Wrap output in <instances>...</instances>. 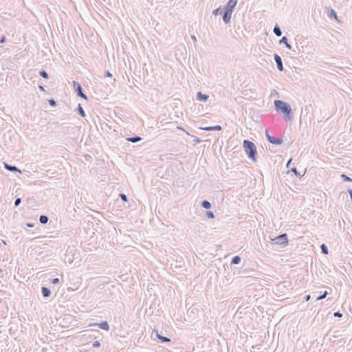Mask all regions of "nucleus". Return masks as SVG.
Here are the masks:
<instances>
[{
  "instance_id": "nucleus-23",
  "label": "nucleus",
  "mask_w": 352,
  "mask_h": 352,
  "mask_svg": "<svg viewBox=\"0 0 352 352\" xmlns=\"http://www.w3.org/2000/svg\"><path fill=\"white\" fill-rule=\"evenodd\" d=\"M320 248H321V252L324 254H328V248L327 246L325 245V244H322L320 245Z\"/></svg>"
},
{
  "instance_id": "nucleus-4",
  "label": "nucleus",
  "mask_w": 352,
  "mask_h": 352,
  "mask_svg": "<svg viewBox=\"0 0 352 352\" xmlns=\"http://www.w3.org/2000/svg\"><path fill=\"white\" fill-rule=\"evenodd\" d=\"M269 239L270 241H274V243L276 245H286L288 243L287 234L286 233L281 234L274 238L270 236Z\"/></svg>"
},
{
  "instance_id": "nucleus-38",
  "label": "nucleus",
  "mask_w": 352,
  "mask_h": 352,
  "mask_svg": "<svg viewBox=\"0 0 352 352\" xmlns=\"http://www.w3.org/2000/svg\"><path fill=\"white\" fill-rule=\"evenodd\" d=\"M310 298H311L310 295H307V296H305V299L306 301H308V300H309Z\"/></svg>"
},
{
  "instance_id": "nucleus-20",
  "label": "nucleus",
  "mask_w": 352,
  "mask_h": 352,
  "mask_svg": "<svg viewBox=\"0 0 352 352\" xmlns=\"http://www.w3.org/2000/svg\"><path fill=\"white\" fill-rule=\"evenodd\" d=\"M328 16L329 18H335L337 20V14L333 9H331L328 11Z\"/></svg>"
},
{
  "instance_id": "nucleus-30",
  "label": "nucleus",
  "mask_w": 352,
  "mask_h": 352,
  "mask_svg": "<svg viewBox=\"0 0 352 352\" xmlns=\"http://www.w3.org/2000/svg\"><path fill=\"white\" fill-rule=\"evenodd\" d=\"M49 104L52 107H56V102L54 99L49 100Z\"/></svg>"
},
{
  "instance_id": "nucleus-14",
  "label": "nucleus",
  "mask_w": 352,
  "mask_h": 352,
  "mask_svg": "<svg viewBox=\"0 0 352 352\" xmlns=\"http://www.w3.org/2000/svg\"><path fill=\"white\" fill-rule=\"evenodd\" d=\"M126 140L127 142H133V143H136V142L142 140V138L140 136L135 135V136H133V137L126 138Z\"/></svg>"
},
{
  "instance_id": "nucleus-28",
  "label": "nucleus",
  "mask_w": 352,
  "mask_h": 352,
  "mask_svg": "<svg viewBox=\"0 0 352 352\" xmlns=\"http://www.w3.org/2000/svg\"><path fill=\"white\" fill-rule=\"evenodd\" d=\"M327 295H328V292L327 291H324V292L322 294H321L320 296L317 297L316 300H322V299L324 298Z\"/></svg>"
},
{
  "instance_id": "nucleus-25",
  "label": "nucleus",
  "mask_w": 352,
  "mask_h": 352,
  "mask_svg": "<svg viewBox=\"0 0 352 352\" xmlns=\"http://www.w3.org/2000/svg\"><path fill=\"white\" fill-rule=\"evenodd\" d=\"M39 74L43 78L47 79L49 78V75H48L47 72L46 71H45V70L40 71L39 72Z\"/></svg>"
},
{
  "instance_id": "nucleus-33",
  "label": "nucleus",
  "mask_w": 352,
  "mask_h": 352,
  "mask_svg": "<svg viewBox=\"0 0 352 352\" xmlns=\"http://www.w3.org/2000/svg\"><path fill=\"white\" fill-rule=\"evenodd\" d=\"M333 316H334V317H336V318H341V317H342V314L340 313V311H336L333 314Z\"/></svg>"
},
{
  "instance_id": "nucleus-40",
  "label": "nucleus",
  "mask_w": 352,
  "mask_h": 352,
  "mask_svg": "<svg viewBox=\"0 0 352 352\" xmlns=\"http://www.w3.org/2000/svg\"><path fill=\"white\" fill-rule=\"evenodd\" d=\"M38 87H39L40 90H41V91H44L45 90L44 87L43 86H41V85H39Z\"/></svg>"
},
{
  "instance_id": "nucleus-29",
  "label": "nucleus",
  "mask_w": 352,
  "mask_h": 352,
  "mask_svg": "<svg viewBox=\"0 0 352 352\" xmlns=\"http://www.w3.org/2000/svg\"><path fill=\"white\" fill-rule=\"evenodd\" d=\"M93 347L98 348L100 346V342L99 341H94L92 344Z\"/></svg>"
},
{
  "instance_id": "nucleus-3",
  "label": "nucleus",
  "mask_w": 352,
  "mask_h": 352,
  "mask_svg": "<svg viewBox=\"0 0 352 352\" xmlns=\"http://www.w3.org/2000/svg\"><path fill=\"white\" fill-rule=\"evenodd\" d=\"M243 146L248 158L255 162L257 155V150L255 144L248 140H243Z\"/></svg>"
},
{
  "instance_id": "nucleus-11",
  "label": "nucleus",
  "mask_w": 352,
  "mask_h": 352,
  "mask_svg": "<svg viewBox=\"0 0 352 352\" xmlns=\"http://www.w3.org/2000/svg\"><path fill=\"white\" fill-rule=\"evenodd\" d=\"M201 129L207 131H220L221 130V126L220 125H215V126H210L206 127H203Z\"/></svg>"
},
{
  "instance_id": "nucleus-24",
  "label": "nucleus",
  "mask_w": 352,
  "mask_h": 352,
  "mask_svg": "<svg viewBox=\"0 0 352 352\" xmlns=\"http://www.w3.org/2000/svg\"><path fill=\"white\" fill-rule=\"evenodd\" d=\"M222 10H221V7H219L218 8L215 9L213 10L212 12V14L214 15V16H217L219 14H222Z\"/></svg>"
},
{
  "instance_id": "nucleus-15",
  "label": "nucleus",
  "mask_w": 352,
  "mask_h": 352,
  "mask_svg": "<svg viewBox=\"0 0 352 352\" xmlns=\"http://www.w3.org/2000/svg\"><path fill=\"white\" fill-rule=\"evenodd\" d=\"M156 336L157 337V338L160 340V342H162V343H164V342H170V338H167L166 336H161L160 334H159L157 331H156Z\"/></svg>"
},
{
  "instance_id": "nucleus-16",
  "label": "nucleus",
  "mask_w": 352,
  "mask_h": 352,
  "mask_svg": "<svg viewBox=\"0 0 352 352\" xmlns=\"http://www.w3.org/2000/svg\"><path fill=\"white\" fill-rule=\"evenodd\" d=\"M273 31L275 35L277 36H280L282 35L280 28L277 24L275 25Z\"/></svg>"
},
{
  "instance_id": "nucleus-21",
  "label": "nucleus",
  "mask_w": 352,
  "mask_h": 352,
  "mask_svg": "<svg viewBox=\"0 0 352 352\" xmlns=\"http://www.w3.org/2000/svg\"><path fill=\"white\" fill-rule=\"evenodd\" d=\"M201 207L205 209H210L211 208V204L207 200H204L201 202Z\"/></svg>"
},
{
  "instance_id": "nucleus-8",
  "label": "nucleus",
  "mask_w": 352,
  "mask_h": 352,
  "mask_svg": "<svg viewBox=\"0 0 352 352\" xmlns=\"http://www.w3.org/2000/svg\"><path fill=\"white\" fill-rule=\"evenodd\" d=\"M91 326H98L101 329L109 331V324L107 321L102 322L100 323H95L91 324Z\"/></svg>"
},
{
  "instance_id": "nucleus-7",
  "label": "nucleus",
  "mask_w": 352,
  "mask_h": 352,
  "mask_svg": "<svg viewBox=\"0 0 352 352\" xmlns=\"http://www.w3.org/2000/svg\"><path fill=\"white\" fill-rule=\"evenodd\" d=\"M274 60H275V62L276 63L278 69L279 71H280V72L283 71L284 70V67H283V65L281 57L279 55H278L276 54H274Z\"/></svg>"
},
{
  "instance_id": "nucleus-1",
  "label": "nucleus",
  "mask_w": 352,
  "mask_h": 352,
  "mask_svg": "<svg viewBox=\"0 0 352 352\" xmlns=\"http://www.w3.org/2000/svg\"><path fill=\"white\" fill-rule=\"evenodd\" d=\"M274 106L275 109L277 111L281 112L284 114L285 118L287 119V120H292V108L288 103L282 100H274Z\"/></svg>"
},
{
  "instance_id": "nucleus-31",
  "label": "nucleus",
  "mask_w": 352,
  "mask_h": 352,
  "mask_svg": "<svg viewBox=\"0 0 352 352\" xmlns=\"http://www.w3.org/2000/svg\"><path fill=\"white\" fill-rule=\"evenodd\" d=\"M120 198L122 199V201H127V197H126V195L125 194L120 193Z\"/></svg>"
},
{
  "instance_id": "nucleus-6",
  "label": "nucleus",
  "mask_w": 352,
  "mask_h": 352,
  "mask_svg": "<svg viewBox=\"0 0 352 352\" xmlns=\"http://www.w3.org/2000/svg\"><path fill=\"white\" fill-rule=\"evenodd\" d=\"M266 136L267 140L273 144L280 145L283 143V139L270 135L267 131H266Z\"/></svg>"
},
{
  "instance_id": "nucleus-10",
  "label": "nucleus",
  "mask_w": 352,
  "mask_h": 352,
  "mask_svg": "<svg viewBox=\"0 0 352 352\" xmlns=\"http://www.w3.org/2000/svg\"><path fill=\"white\" fill-rule=\"evenodd\" d=\"M4 167L6 170H10L11 172H19L21 173V170L15 166L10 165L7 163H4Z\"/></svg>"
},
{
  "instance_id": "nucleus-19",
  "label": "nucleus",
  "mask_w": 352,
  "mask_h": 352,
  "mask_svg": "<svg viewBox=\"0 0 352 352\" xmlns=\"http://www.w3.org/2000/svg\"><path fill=\"white\" fill-rule=\"evenodd\" d=\"M49 218L46 215H41L39 217V221L41 224H45L47 223Z\"/></svg>"
},
{
  "instance_id": "nucleus-26",
  "label": "nucleus",
  "mask_w": 352,
  "mask_h": 352,
  "mask_svg": "<svg viewBox=\"0 0 352 352\" xmlns=\"http://www.w3.org/2000/svg\"><path fill=\"white\" fill-rule=\"evenodd\" d=\"M341 177L343 179L344 182H352V179L344 174L341 175Z\"/></svg>"
},
{
  "instance_id": "nucleus-35",
  "label": "nucleus",
  "mask_w": 352,
  "mask_h": 352,
  "mask_svg": "<svg viewBox=\"0 0 352 352\" xmlns=\"http://www.w3.org/2000/svg\"><path fill=\"white\" fill-rule=\"evenodd\" d=\"M105 76H107V77H111L112 74L109 71H107L106 73H105Z\"/></svg>"
},
{
  "instance_id": "nucleus-17",
  "label": "nucleus",
  "mask_w": 352,
  "mask_h": 352,
  "mask_svg": "<svg viewBox=\"0 0 352 352\" xmlns=\"http://www.w3.org/2000/svg\"><path fill=\"white\" fill-rule=\"evenodd\" d=\"M76 111L78 112V113L79 115H80L82 117H85L86 116V114L85 113V111L82 108V107L81 106L80 104H78L77 109H76Z\"/></svg>"
},
{
  "instance_id": "nucleus-27",
  "label": "nucleus",
  "mask_w": 352,
  "mask_h": 352,
  "mask_svg": "<svg viewBox=\"0 0 352 352\" xmlns=\"http://www.w3.org/2000/svg\"><path fill=\"white\" fill-rule=\"evenodd\" d=\"M206 216L208 219H213L214 217V213L212 211H207L206 213Z\"/></svg>"
},
{
  "instance_id": "nucleus-2",
  "label": "nucleus",
  "mask_w": 352,
  "mask_h": 352,
  "mask_svg": "<svg viewBox=\"0 0 352 352\" xmlns=\"http://www.w3.org/2000/svg\"><path fill=\"white\" fill-rule=\"evenodd\" d=\"M237 0H229L224 6V12L223 14V21L226 24L230 22L232 14L235 6L237 4Z\"/></svg>"
},
{
  "instance_id": "nucleus-34",
  "label": "nucleus",
  "mask_w": 352,
  "mask_h": 352,
  "mask_svg": "<svg viewBox=\"0 0 352 352\" xmlns=\"http://www.w3.org/2000/svg\"><path fill=\"white\" fill-rule=\"evenodd\" d=\"M59 282H60V280L58 278H54L52 280V283L54 284V285L59 283Z\"/></svg>"
},
{
  "instance_id": "nucleus-37",
  "label": "nucleus",
  "mask_w": 352,
  "mask_h": 352,
  "mask_svg": "<svg viewBox=\"0 0 352 352\" xmlns=\"http://www.w3.org/2000/svg\"><path fill=\"white\" fill-rule=\"evenodd\" d=\"M6 41V36H2L0 39V43H3Z\"/></svg>"
},
{
  "instance_id": "nucleus-32",
  "label": "nucleus",
  "mask_w": 352,
  "mask_h": 352,
  "mask_svg": "<svg viewBox=\"0 0 352 352\" xmlns=\"http://www.w3.org/2000/svg\"><path fill=\"white\" fill-rule=\"evenodd\" d=\"M21 198H19H19H16V199H15V201H14V206H15L16 207H17V206L21 204Z\"/></svg>"
},
{
  "instance_id": "nucleus-13",
  "label": "nucleus",
  "mask_w": 352,
  "mask_h": 352,
  "mask_svg": "<svg viewBox=\"0 0 352 352\" xmlns=\"http://www.w3.org/2000/svg\"><path fill=\"white\" fill-rule=\"evenodd\" d=\"M288 39L286 36H283L282 37V38L279 41V43L280 44H285V47L289 49V50H292V45L288 43L287 42Z\"/></svg>"
},
{
  "instance_id": "nucleus-18",
  "label": "nucleus",
  "mask_w": 352,
  "mask_h": 352,
  "mask_svg": "<svg viewBox=\"0 0 352 352\" xmlns=\"http://www.w3.org/2000/svg\"><path fill=\"white\" fill-rule=\"evenodd\" d=\"M241 258L239 256H234L232 259L231 264L238 265L241 263Z\"/></svg>"
},
{
  "instance_id": "nucleus-36",
  "label": "nucleus",
  "mask_w": 352,
  "mask_h": 352,
  "mask_svg": "<svg viewBox=\"0 0 352 352\" xmlns=\"http://www.w3.org/2000/svg\"><path fill=\"white\" fill-rule=\"evenodd\" d=\"M26 226L28 227V228H32V227H34V223H26Z\"/></svg>"
},
{
  "instance_id": "nucleus-39",
  "label": "nucleus",
  "mask_w": 352,
  "mask_h": 352,
  "mask_svg": "<svg viewBox=\"0 0 352 352\" xmlns=\"http://www.w3.org/2000/svg\"><path fill=\"white\" fill-rule=\"evenodd\" d=\"M292 160V158H290V159L288 160V162H287V165H286V166H287V167H289V165L290 164V163H291Z\"/></svg>"
},
{
  "instance_id": "nucleus-5",
  "label": "nucleus",
  "mask_w": 352,
  "mask_h": 352,
  "mask_svg": "<svg viewBox=\"0 0 352 352\" xmlns=\"http://www.w3.org/2000/svg\"><path fill=\"white\" fill-rule=\"evenodd\" d=\"M73 84H74V87L75 88V91L76 93V95L79 97H81L82 98L87 100L88 99L87 96L82 91V88L81 85L76 81H74Z\"/></svg>"
},
{
  "instance_id": "nucleus-22",
  "label": "nucleus",
  "mask_w": 352,
  "mask_h": 352,
  "mask_svg": "<svg viewBox=\"0 0 352 352\" xmlns=\"http://www.w3.org/2000/svg\"><path fill=\"white\" fill-rule=\"evenodd\" d=\"M291 171H292V173H294V175H295L296 177H302V176L305 175V172H306V170H305L304 173H303L302 175H301V174H300V173L297 170V168H296V167H293V168L291 169Z\"/></svg>"
},
{
  "instance_id": "nucleus-9",
  "label": "nucleus",
  "mask_w": 352,
  "mask_h": 352,
  "mask_svg": "<svg viewBox=\"0 0 352 352\" xmlns=\"http://www.w3.org/2000/svg\"><path fill=\"white\" fill-rule=\"evenodd\" d=\"M208 95L202 94L201 91L197 93L196 98L197 100L205 102L208 99Z\"/></svg>"
},
{
  "instance_id": "nucleus-41",
  "label": "nucleus",
  "mask_w": 352,
  "mask_h": 352,
  "mask_svg": "<svg viewBox=\"0 0 352 352\" xmlns=\"http://www.w3.org/2000/svg\"><path fill=\"white\" fill-rule=\"evenodd\" d=\"M191 38L193 41H197L195 36H192Z\"/></svg>"
},
{
  "instance_id": "nucleus-12",
  "label": "nucleus",
  "mask_w": 352,
  "mask_h": 352,
  "mask_svg": "<svg viewBox=\"0 0 352 352\" xmlns=\"http://www.w3.org/2000/svg\"><path fill=\"white\" fill-rule=\"evenodd\" d=\"M41 292H42V295L45 298L50 297L52 294L51 290L48 287H41Z\"/></svg>"
}]
</instances>
